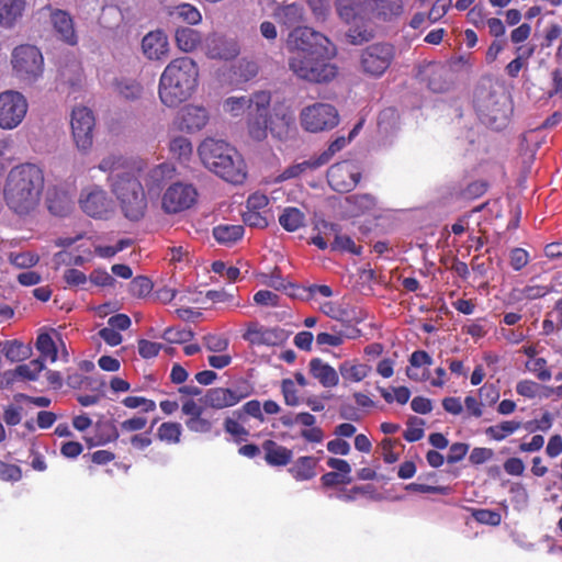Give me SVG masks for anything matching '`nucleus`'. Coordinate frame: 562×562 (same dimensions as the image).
Wrapping results in <instances>:
<instances>
[{
  "mask_svg": "<svg viewBox=\"0 0 562 562\" xmlns=\"http://www.w3.org/2000/svg\"><path fill=\"white\" fill-rule=\"evenodd\" d=\"M336 10L349 26L347 41L360 45L373 38L375 25L398 19L404 5L402 0H336Z\"/></svg>",
  "mask_w": 562,
  "mask_h": 562,
  "instance_id": "obj_1",
  "label": "nucleus"
},
{
  "mask_svg": "<svg viewBox=\"0 0 562 562\" xmlns=\"http://www.w3.org/2000/svg\"><path fill=\"white\" fill-rule=\"evenodd\" d=\"M44 182V171L38 165L24 162L14 166L3 186L5 205L18 215L31 214L40 204Z\"/></svg>",
  "mask_w": 562,
  "mask_h": 562,
  "instance_id": "obj_2",
  "label": "nucleus"
},
{
  "mask_svg": "<svg viewBox=\"0 0 562 562\" xmlns=\"http://www.w3.org/2000/svg\"><path fill=\"white\" fill-rule=\"evenodd\" d=\"M198 83L199 67L192 58L172 59L159 77V100L168 108H176L194 94Z\"/></svg>",
  "mask_w": 562,
  "mask_h": 562,
  "instance_id": "obj_3",
  "label": "nucleus"
},
{
  "mask_svg": "<svg viewBox=\"0 0 562 562\" xmlns=\"http://www.w3.org/2000/svg\"><path fill=\"white\" fill-rule=\"evenodd\" d=\"M203 165L233 184H241L247 178V167L238 150L222 139L205 138L198 148Z\"/></svg>",
  "mask_w": 562,
  "mask_h": 562,
  "instance_id": "obj_4",
  "label": "nucleus"
},
{
  "mask_svg": "<svg viewBox=\"0 0 562 562\" xmlns=\"http://www.w3.org/2000/svg\"><path fill=\"white\" fill-rule=\"evenodd\" d=\"M110 189L125 218L137 222L145 216L148 202L144 187L135 173L114 176Z\"/></svg>",
  "mask_w": 562,
  "mask_h": 562,
  "instance_id": "obj_5",
  "label": "nucleus"
},
{
  "mask_svg": "<svg viewBox=\"0 0 562 562\" xmlns=\"http://www.w3.org/2000/svg\"><path fill=\"white\" fill-rule=\"evenodd\" d=\"M268 109L269 105H265L262 110L254 109L248 114V133L255 140H263L268 131L274 137L282 139L294 125L293 112L288 106H274L271 115H268Z\"/></svg>",
  "mask_w": 562,
  "mask_h": 562,
  "instance_id": "obj_6",
  "label": "nucleus"
},
{
  "mask_svg": "<svg viewBox=\"0 0 562 562\" xmlns=\"http://www.w3.org/2000/svg\"><path fill=\"white\" fill-rule=\"evenodd\" d=\"M335 55V48H326L325 54H294L289 57L290 70L300 79L310 82H327L337 75V68L329 59Z\"/></svg>",
  "mask_w": 562,
  "mask_h": 562,
  "instance_id": "obj_7",
  "label": "nucleus"
},
{
  "mask_svg": "<svg viewBox=\"0 0 562 562\" xmlns=\"http://www.w3.org/2000/svg\"><path fill=\"white\" fill-rule=\"evenodd\" d=\"M10 63L13 76L24 86H33L43 77L44 57L34 45L21 44L14 47Z\"/></svg>",
  "mask_w": 562,
  "mask_h": 562,
  "instance_id": "obj_8",
  "label": "nucleus"
},
{
  "mask_svg": "<svg viewBox=\"0 0 562 562\" xmlns=\"http://www.w3.org/2000/svg\"><path fill=\"white\" fill-rule=\"evenodd\" d=\"M475 106L481 120L495 130L503 128L508 121L509 106L506 95L481 92L476 95Z\"/></svg>",
  "mask_w": 562,
  "mask_h": 562,
  "instance_id": "obj_9",
  "label": "nucleus"
},
{
  "mask_svg": "<svg viewBox=\"0 0 562 562\" xmlns=\"http://www.w3.org/2000/svg\"><path fill=\"white\" fill-rule=\"evenodd\" d=\"M288 48L294 54H325L326 48L333 47L329 40L319 32L307 26L295 27L288 37Z\"/></svg>",
  "mask_w": 562,
  "mask_h": 562,
  "instance_id": "obj_10",
  "label": "nucleus"
},
{
  "mask_svg": "<svg viewBox=\"0 0 562 562\" xmlns=\"http://www.w3.org/2000/svg\"><path fill=\"white\" fill-rule=\"evenodd\" d=\"M300 121L305 131L319 133L337 126L339 115L331 104L317 102L302 109Z\"/></svg>",
  "mask_w": 562,
  "mask_h": 562,
  "instance_id": "obj_11",
  "label": "nucleus"
},
{
  "mask_svg": "<svg viewBox=\"0 0 562 562\" xmlns=\"http://www.w3.org/2000/svg\"><path fill=\"white\" fill-rule=\"evenodd\" d=\"M29 110L26 98L19 91L0 92V128L11 131L25 119Z\"/></svg>",
  "mask_w": 562,
  "mask_h": 562,
  "instance_id": "obj_12",
  "label": "nucleus"
},
{
  "mask_svg": "<svg viewBox=\"0 0 562 562\" xmlns=\"http://www.w3.org/2000/svg\"><path fill=\"white\" fill-rule=\"evenodd\" d=\"M395 56L394 46L389 43H374L366 47L360 55V68L370 77H381Z\"/></svg>",
  "mask_w": 562,
  "mask_h": 562,
  "instance_id": "obj_13",
  "label": "nucleus"
},
{
  "mask_svg": "<svg viewBox=\"0 0 562 562\" xmlns=\"http://www.w3.org/2000/svg\"><path fill=\"white\" fill-rule=\"evenodd\" d=\"M80 209L90 217L109 218L114 212V204L108 192L99 184L83 187L79 195Z\"/></svg>",
  "mask_w": 562,
  "mask_h": 562,
  "instance_id": "obj_14",
  "label": "nucleus"
},
{
  "mask_svg": "<svg viewBox=\"0 0 562 562\" xmlns=\"http://www.w3.org/2000/svg\"><path fill=\"white\" fill-rule=\"evenodd\" d=\"M95 120L90 109L86 106H76L71 112V134L76 147L87 153L93 144V130Z\"/></svg>",
  "mask_w": 562,
  "mask_h": 562,
  "instance_id": "obj_15",
  "label": "nucleus"
},
{
  "mask_svg": "<svg viewBox=\"0 0 562 562\" xmlns=\"http://www.w3.org/2000/svg\"><path fill=\"white\" fill-rule=\"evenodd\" d=\"M196 198L198 191L192 184L176 182L162 194L161 207L167 214H177L190 209Z\"/></svg>",
  "mask_w": 562,
  "mask_h": 562,
  "instance_id": "obj_16",
  "label": "nucleus"
},
{
  "mask_svg": "<svg viewBox=\"0 0 562 562\" xmlns=\"http://www.w3.org/2000/svg\"><path fill=\"white\" fill-rule=\"evenodd\" d=\"M243 338L252 346H280L286 341L289 334L280 327H267L258 323H250Z\"/></svg>",
  "mask_w": 562,
  "mask_h": 562,
  "instance_id": "obj_17",
  "label": "nucleus"
},
{
  "mask_svg": "<svg viewBox=\"0 0 562 562\" xmlns=\"http://www.w3.org/2000/svg\"><path fill=\"white\" fill-rule=\"evenodd\" d=\"M271 95L267 91H259L252 95L228 97L223 102L225 113L237 117L246 111L251 112L254 109L262 110L265 105H270Z\"/></svg>",
  "mask_w": 562,
  "mask_h": 562,
  "instance_id": "obj_18",
  "label": "nucleus"
},
{
  "mask_svg": "<svg viewBox=\"0 0 562 562\" xmlns=\"http://www.w3.org/2000/svg\"><path fill=\"white\" fill-rule=\"evenodd\" d=\"M209 121L210 113L206 108L188 104L178 112L173 124L179 131L193 134L204 128Z\"/></svg>",
  "mask_w": 562,
  "mask_h": 562,
  "instance_id": "obj_19",
  "label": "nucleus"
},
{
  "mask_svg": "<svg viewBox=\"0 0 562 562\" xmlns=\"http://www.w3.org/2000/svg\"><path fill=\"white\" fill-rule=\"evenodd\" d=\"M360 172L358 168L348 161L333 165L327 171V180L333 190L347 192L359 182Z\"/></svg>",
  "mask_w": 562,
  "mask_h": 562,
  "instance_id": "obj_20",
  "label": "nucleus"
},
{
  "mask_svg": "<svg viewBox=\"0 0 562 562\" xmlns=\"http://www.w3.org/2000/svg\"><path fill=\"white\" fill-rule=\"evenodd\" d=\"M203 53L212 59L229 60L239 54V45L234 38L210 34L202 44Z\"/></svg>",
  "mask_w": 562,
  "mask_h": 562,
  "instance_id": "obj_21",
  "label": "nucleus"
},
{
  "mask_svg": "<svg viewBox=\"0 0 562 562\" xmlns=\"http://www.w3.org/2000/svg\"><path fill=\"white\" fill-rule=\"evenodd\" d=\"M169 48L168 36L161 30L148 32L140 42L142 54L150 61H158L167 58Z\"/></svg>",
  "mask_w": 562,
  "mask_h": 562,
  "instance_id": "obj_22",
  "label": "nucleus"
},
{
  "mask_svg": "<svg viewBox=\"0 0 562 562\" xmlns=\"http://www.w3.org/2000/svg\"><path fill=\"white\" fill-rule=\"evenodd\" d=\"M249 392L243 387H213L204 395V404L212 408L222 409L231 407L247 397Z\"/></svg>",
  "mask_w": 562,
  "mask_h": 562,
  "instance_id": "obj_23",
  "label": "nucleus"
},
{
  "mask_svg": "<svg viewBox=\"0 0 562 562\" xmlns=\"http://www.w3.org/2000/svg\"><path fill=\"white\" fill-rule=\"evenodd\" d=\"M50 22L57 36L68 45H76L78 36L75 31L74 21L70 14L64 10H53Z\"/></svg>",
  "mask_w": 562,
  "mask_h": 562,
  "instance_id": "obj_24",
  "label": "nucleus"
},
{
  "mask_svg": "<svg viewBox=\"0 0 562 562\" xmlns=\"http://www.w3.org/2000/svg\"><path fill=\"white\" fill-rule=\"evenodd\" d=\"M26 0H0V27L13 29L23 18Z\"/></svg>",
  "mask_w": 562,
  "mask_h": 562,
  "instance_id": "obj_25",
  "label": "nucleus"
},
{
  "mask_svg": "<svg viewBox=\"0 0 562 562\" xmlns=\"http://www.w3.org/2000/svg\"><path fill=\"white\" fill-rule=\"evenodd\" d=\"M47 207L53 215L66 216L74 209L70 192L64 188L54 187L47 192Z\"/></svg>",
  "mask_w": 562,
  "mask_h": 562,
  "instance_id": "obj_26",
  "label": "nucleus"
},
{
  "mask_svg": "<svg viewBox=\"0 0 562 562\" xmlns=\"http://www.w3.org/2000/svg\"><path fill=\"white\" fill-rule=\"evenodd\" d=\"M310 374L326 389L335 387L339 383V373L334 367L319 358H314L308 363Z\"/></svg>",
  "mask_w": 562,
  "mask_h": 562,
  "instance_id": "obj_27",
  "label": "nucleus"
},
{
  "mask_svg": "<svg viewBox=\"0 0 562 562\" xmlns=\"http://www.w3.org/2000/svg\"><path fill=\"white\" fill-rule=\"evenodd\" d=\"M45 366L41 359L31 360L27 363L18 366L14 370L4 373L8 383L15 381H35Z\"/></svg>",
  "mask_w": 562,
  "mask_h": 562,
  "instance_id": "obj_28",
  "label": "nucleus"
},
{
  "mask_svg": "<svg viewBox=\"0 0 562 562\" xmlns=\"http://www.w3.org/2000/svg\"><path fill=\"white\" fill-rule=\"evenodd\" d=\"M98 169L109 175L108 182L110 188H112V179L114 176L135 173L127 168V160L121 155L115 154L103 157L98 165Z\"/></svg>",
  "mask_w": 562,
  "mask_h": 562,
  "instance_id": "obj_29",
  "label": "nucleus"
},
{
  "mask_svg": "<svg viewBox=\"0 0 562 562\" xmlns=\"http://www.w3.org/2000/svg\"><path fill=\"white\" fill-rule=\"evenodd\" d=\"M376 206V200L373 195L352 194L345 199V210L350 216H360L371 213Z\"/></svg>",
  "mask_w": 562,
  "mask_h": 562,
  "instance_id": "obj_30",
  "label": "nucleus"
},
{
  "mask_svg": "<svg viewBox=\"0 0 562 562\" xmlns=\"http://www.w3.org/2000/svg\"><path fill=\"white\" fill-rule=\"evenodd\" d=\"M272 15L280 24L292 27L304 21V8L299 3L278 5Z\"/></svg>",
  "mask_w": 562,
  "mask_h": 562,
  "instance_id": "obj_31",
  "label": "nucleus"
},
{
  "mask_svg": "<svg viewBox=\"0 0 562 562\" xmlns=\"http://www.w3.org/2000/svg\"><path fill=\"white\" fill-rule=\"evenodd\" d=\"M338 370L345 382L359 383L370 374L371 367L355 360H346L339 364Z\"/></svg>",
  "mask_w": 562,
  "mask_h": 562,
  "instance_id": "obj_32",
  "label": "nucleus"
},
{
  "mask_svg": "<svg viewBox=\"0 0 562 562\" xmlns=\"http://www.w3.org/2000/svg\"><path fill=\"white\" fill-rule=\"evenodd\" d=\"M314 229L317 233L312 236L311 241L322 250L327 249L329 244H331L337 238L340 232L336 224L326 221L317 222Z\"/></svg>",
  "mask_w": 562,
  "mask_h": 562,
  "instance_id": "obj_33",
  "label": "nucleus"
},
{
  "mask_svg": "<svg viewBox=\"0 0 562 562\" xmlns=\"http://www.w3.org/2000/svg\"><path fill=\"white\" fill-rule=\"evenodd\" d=\"M323 164H321L319 158L311 157L310 159L303 160L301 162H296L288 168H285L277 178L276 182H283L290 179L299 178L302 175H306L308 172H312L319 167H322Z\"/></svg>",
  "mask_w": 562,
  "mask_h": 562,
  "instance_id": "obj_34",
  "label": "nucleus"
},
{
  "mask_svg": "<svg viewBox=\"0 0 562 562\" xmlns=\"http://www.w3.org/2000/svg\"><path fill=\"white\" fill-rule=\"evenodd\" d=\"M318 460L314 457H300L289 469V472L296 481H308L316 476Z\"/></svg>",
  "mask_w": 562,
  "mask_h": 562,
  "instance_id": "obj_35",
  "label": "nucleus"
},
{
  "mask_svg": "<svg viewBox=\"0 0 562 562\" xmlns=\"http://www.w3.org/2000/svg\"><path fill=\"white\" fill-rule=\"evenodd\" d=\"M360 330L352 328L348 331L336 330L322 331L316 336V345L321 348L324 347H338L345 342L346 339H355L359 336Z\"/></svg>",
  "mask_w": 562,
  "mask_h": 562,
  "instance_id": "obj_36",
  "label": "nucleus"
},
{
  "mask_svg": "<svg viewBox=\"0 0 562 562\" xmlns=\"http://www.w3.org/2000/svg\"><path fill=\"white\" fill-rule=\"evenodd\" d=\"M263 449L266 452V461L270 465H286L293 457V453L290 449L280 446L272 440L266 441Z\"/></svg>",
  "mask_w": 562,
  "mask_h": 562,
  "instance_id": "obj_37",
  "label": "nucleus"
},
{
  "mask_svg": "<svg viewBox=\"0 0 562 562\" xmlns=\"http://www.w3.org/2000/svg\"><path fill=\"white\" fill-rule=\"evenodd\" d=\"M176 43L179 49L182 52L189 53L198 48L202 47V37L201 34L193 29L190 27H181L176 32Z\"/></svg>",
  "mask_w": 562,
  "mask_h": 562,
  "instance_id": "obj_38",
  "label": "nucleus"
},
{
  "mask_svg": "<svg viewBox=\"0 0 562 562\" xmlns=\"http://www.w3.org/2000/svg\"><path fill=\"white\" fill-rule=\"evenodd\" d=\"M176 168L172 164L162 162L151 168L147 175L149 190L158 189L161 184L175 176Z\"/></svg>",
  "mask_w": 562,
  "mask_h": 562,
  "instance_id": "obj_39",
  "label": "nucleus"
},
{
  "mask_svg": "<svg viewBox=\"0 0 562 562\" xmlns=\"http://www.w3.org/2000/svg\"><path fill=\"white\" fill-rule=\"evenodd\" d=\"M168 13L171 18L181 20L191 25L199 24L202 20L200 11L191 3H180L169 7Z\"/></svg>",
  "mask_w": 562,
  "mask_h": 562,
  "instance_id": "obj_40",
  "label": "nucleus"
},
{
  "mask_svg": "<svg viewBox=\"0 0 562 562\" xmlns=\"http://www.w3.org/2000/svg\"><path fill=\"white\" fill-rule=\"evenodd\" d=\"M428 87L434 92H443L449 89V70L440 65H432L428 69Z\"/></svg>",
  "mask_w": 562,
  "mask_h": 562,
  "instance_id": "obj_41",
  "label": "nucleus"
},
{
  "mask_svg": "<svg viewBox=\"0 0 562 562\" xmlns=\"http://www.w3.org/2000/svg\"><path fill=\"white\" fill-rule=\"evenodd\" d=\"M521 427V423L517 420H503L497 425L490 426L485 429V435L495 441H502L508 436L516 432Z\"/></svg>",
  "mask_w": 562,
  "mask_h": 562,
  "instance_id": "obj_42",
  "label": "nucleus"
},
{
  "mask_svg": "<svg viewBox=\"0 0 562 562\" xmlns=\"http://www.w3.org/2000/svg\"><path fill=\"white\" fill-rule=\"evenodd\" d=\"M244 235V227L241 225H218L213 229L214 238L224 245L233 244L239 240Z\"/></svg>",
  "mask_w": 562,
  "mask_h": 562,
  "instance_id": "obj_43",
  "label": "nucleus"
},
{
  "mask_svg": "<svg viewBox=\"0 0 562 562\" xmlns=\"http://www.w3.org/2000/svg\"><path fill=\"white\" fill-rule=\"evenodd\" d=\"M304 222V213L296 207H285L279 216L280 225L288 232L297 231Z\"/></svg>",
  "mask_w": 562,
  "mask_h": 562,
  "instance_id": "obj_44",
  "label": "nucleus"
},
{
  "mask_svg": "<svg viewBox=\"0 0 562 562\" xmlns=\"http://www.w3.org/2000/svg\"><path fill=\"white\" fill-rule=\"evenodd\" d=\"M115 91L126 100H136L142 95L143 86L135 79L122 78L115 82Z\"/></svg>",
  "mask_w": 562,
  "mask_h": 562,
  "instance_id": "obj_45",
  "label": "nucleus"
},
{
  "mask_svg": "<svg viewBox=\"0 0 562 562\" xmlns=\"http://www.w3.org/2000/svg\"><path fill=\"white\" fill-rule=\"evenodd\" d=\"M169 149L171 155L180 161H188L193 151L190 139L184 136L172 137Z\"/></svg>",
  "mask_w": 562,
  "mask_h": 562,
  "instance_id": "obj_46",
  "label": "nucleus"
},
{
  "mask_svg": "<svg viewBox=\"0 0 562 562\" xmlns=\"http://www.w3.org/2000/svg\"><path fill=\"white\" fill-rule=\"evenodd\" d=\"M2 351L11 362H19L30 357L31 349L18 340L5 341Z\"/></svg>",
  "mask_w": 562,
  "mask_h": 562,
  "instance_id": "obj_47",
  "label": "nucleus"
},
{
  "mask_svg": "<svg viewBox=\"0 0 562 562\" xmlns=\"http://www.w3.org/2000/svg\"><path fill=\"white\" fill-rule=\"evenodd\" d=\"M181 434V424L175 422L162 423L157 429L158 439L169 445L179 443Z\"/></svg>",
  "mask_w": 562,
  "mask_h": 562,
  "instance_id": "obj_48",
  "label": "nucleus"
},
{
  "mask_svg": "<svg viewBox=\"0 0 562 562\" xmlns=\"http://www.w3.org/2000/svg\"><path fill=\"white\" fill-rule=\"evenodd\" d=\"M36 348L43 358L52 362L57 360V346L49 334L43 333L37 336Z\"/></svg>",
  "mask_w": 562,
  "mask_h": 562,
  "instance_id": "obj_49",
  "label": "nucleus"
},
{
  "mask_svg": "<svg viewBox=\"0 0 562 562\" xmlns=\"http://www.w3.org/2000/svg\"><path fill=\"white\" fill-rule=\"evenodd\" d=\"M333 251H346L353 255L361 254V247L357 246L351 237L342 235L340 232L337 238L330 244Z\"/></svg>",
  "mask_w": 562,
  "mask_h": 562,
  "instance_id": "obj_50",
  "label": "nucleus"
},
{
  "mask_svg": "<svg viewBox=\"0 0 562 562\" xmlns=\"http://www.w3.org/2000/svg\"><path fill=\"white\" fill-rule=\"evenodd\" d=\"M526 368L541 381L551 379V372L547 369V361L543 358L529 359L526 362Z\"/></svg>",
  "mask_w": 562,
  "mask_h": 562,
  "instance_id": "obj_51",
  "label": "nucleus"
},
{
  "mask_svg": "<svg viewBox=\"0 0 562 562\" xmlns=\"http://www.w3.org/2000/svg\"><path fill=\"white\" fill-rule=\"evenodd\" d=\"M192 337L193 333L186 328H167L162 334V338L170 344H184Z\"/></svg>",
  "mask_w": 562,
  "mask_h": 562,
  "instance_id": "obj_52",
  "label": "nucleus"
},
{
  "mask_svg": "<svg viewBox=\"0 0 562 562\" xmlns=\"http://www.w3.org/2000/svg\"><path fill=\"white\" fill-rule=\"evenodd\" d=\"M530 260L529 254L524 248H513L509 251V265L515 271H520Z\"/></svg>",
  "mask_w": 562,
  "mask_h": 562,
  "instance_id": "obj_53",
  "label": "nucleus"
},
{
  "mask_svg": "<svg viewBox=\"0 0 562 562\" xmlns=\"http://www.w3.org/2000/svg\"><path fill=\"white\" fill-rule=\"evenodd\" d=\"M281 391L284 402L289 406H297L300 403L295 382L291 379H284L281 384Z\"/></svg>",
  "mask_w": 562,
  "mask_h": 562,
  "instance_id": "obj_54",
  "label": "nucleus"
},
{
  "mask_svg": "<svg viewBox=\"0 0 562 562\" xmlns=\"http://www.w3.org/2000/svg\"><path fill=\"white\" fill-rule=\"evenodd\" d=\"M123 404L128 408H142L143 412H153L156 408V403L143 396H127L123 400Z\"/></svg>",
  "mask_w": 562,
  "mask_h": 562,
  "instance_id": "obj_55",
  "label": "nucleus"
},
{
  "mask_svg": "<svg viewBox=\"0 0 562 562\" xmlns=\"http://www.w3.org/2000/svg\"><path fill=\"white\" fill-rule=\"evenodd\" d=\"M40 257L33 252L11 254L10 261L18 268H31L35 266Z\"/></svg>",
  "mask_w": 562,
  "mask_h": 562,
  "instance_id": "obj_56",
  "label": "nucleus"
},
{
  "mask_svg": "<svg viewBox=\"0 0 562 562\" xmlns=\"http://www.w3.org/2000/svg\"><path fill=\"white\" fill-rule=\"evenodd\" d=\"M130 246L128 239H121L113 246H102L98 245L94 247L95 254L101 258H111L115 256L117 252L122 251L126 247Z\"/></svg>",
  "mask_w": 562,
  "mask_h": 562,
  "instance_id": "obj_57",
  "label": "nucleus"
},
{
  "mask_svg": "<svg viewBox=\"0 0 562 562\" xmlns=\"http://www.w3.org/2000/svg\"><path fill=\"white\" fill-rule=\"evenodd\" d=\"M473 517L480 524L497 526L501 524V514L491 509H476Z\"/></svg>",
  "mask_w": 562,
  "mask_h": 562,
  "instance_id": "obj_58",
  "label": "nucleus"
},
{
  "mask_svg": "<svg viewBox=\"0 0 562 562\" xmlns=\"http://www.w3.org/2000/svg\"><path fill=\"white\" fill-rule=\"evenodd\" d=\"M146 425L147 418L145 416H133L120 424V430L122 434L139 431L143 430Z\"/></svg>",
  "mask_w": 562,
  "mask_h": 562,
  "instance_id": "obj_59",
  "label": "nucleus"
},
{
  "mask_svg": "<svg viewBox=\"0 0 562 562\" xmlns=\"http://www.w3.org/2000/svg\"><path fill=\"white\" fill-rule=\"evenodd\" d=\"M552 422H553L552 415L547 412L541 416L540 419L527 422L524 425V427L530 432H533L537 430L548 431L552 427Z\"/></svg>",
  "mask_w": 562,
  "mask_h": 562,
  "instance_id": "obj_60",
  "label": "nucleus"
},
{
  "mask_svg": "<svg viewBox=\"0 0 562 562\" xmlns=\"http://www.w3.org/2000/svg\"><path fill=\"white\" fill-rule=\"evenodd\" d=\"M348 142L349 140L345 137H338L331 142L328 148L317 156L321 164H323V166L326 165L337 151L341 150L347 145Z\"/></svg>",
  "mask_w": 562,
  "mask_h": 562,
  "instance_id": "obj_61",
  "label": "nucleus"
},
{
  "mask_svg": "<svg viewBox=\"0 0 562 562\" xmlns=\"http://www.w3.org/2000/svg\"><path fill=\"white\" fill-rule=\"evenodd\" d=\"M204 344L206 349L212 352H223L228 348V339L220 335L205 336Z\"/></svg>",
  "mask_w": 562,
  "mask_h": 562,
  "instance_id": "obj_62",
  "label": "nucleus"
},
{
  "mask_svg": "<svg viewBox=\"0 0 562 562\" xmlns=\"http://www.w3.org/2000/svg\"><path fill=\"white\" fill-rule=\"evenodd\" d=\"M212 269L214 272L221 274L225 279H227L229 282H234L237 280L239 276V269L233 266H227L223 261H215L212 265Z\"/></svg>",
  "mask_w": 562,
  "mask_h": 562,
  "instance_id": "obj_63",
  "label": "nucleus"
},
{
  "mask_svg": "<svg viewBox=\"0 0 562 562\" xmlns=\"http://www.w3.org/2000/svg\"><path fill=\"white\" fill-rule=\"evenodd\" d=\"M91 283L98 286H112L115 279L103 269H94L89 277Z\"/></svg>",
  "mask_w": 562,
  "mask_h": 562,
  "instance_id": "obj_64",
  "label": "nucleus"
}]
</instances>
